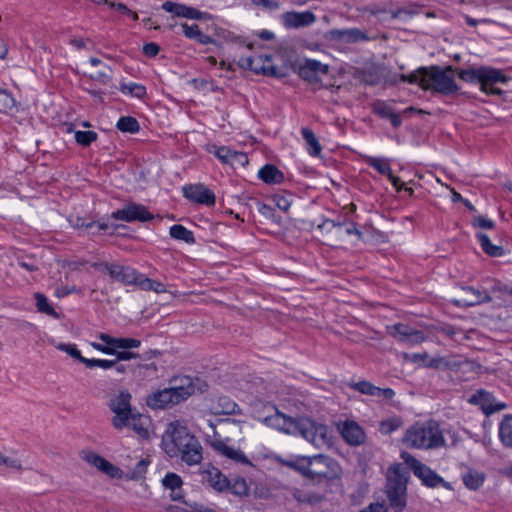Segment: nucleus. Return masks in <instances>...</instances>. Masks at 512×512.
I'll use <instances>...</instances> for the list:
<instances>
[{
  "label": "nucleus",
  "instance_id": "nucleus-63",
  "mask_svg": "<svg viewBox=\"0 0 512 512\" xmlns=\"http://www.w3.org/2000/svg\"><path fill=\"white\" fill-rule=\"evenodd\" d=\"M492 290L494 293H500L502 295H506V294L512 295V285L510 286V285L498 283L493 287Z\"/></svg>",
  "mask_w": 512,
  "mask_h": 512
},
{
  "label": "nucleus",
  "instance_id": "nucleus-33",
  "mask_svg": "<svg viewBox=\"0 0 512 512\" xmlns=\"http://www.w3.org/2000/svg\"><path fill=\"white\" fill-rule=\"evenodd\" d=\"M149 464L150 460L148 458L139 459L134 466L128 464L127 472L124 477L129 480H139L144 478Z\"/></svg>",
  "mask_w": 512,
  "mask_h": 512
},
{
  "label": "nucleus",
  "instance_id": "nucleus-58",
  "mask_svg": "<svg viewBox=\"0 0 512 512\" xmlns=\"http://www.w3.org/2000/svg\"><path fill=\"white\" fill-rule=\"evenodd\" d=\"M123 89H128L129 93L137 98H142L146 93L145 87L139 84L125 85Z\"/></svg>",
  "mask_w": 512,
  "mask_h": 512
},
{
  "label": "nucleus",
  "instance_id": "nucleus-26",
  "mask_svg": "<svg viewBox=\"0 0 512 512\" xmlns=\"http://www.w3.org/2000/svg\"><path fill=\"white\" fill-rule=\"evenodd\" d=\"M181 459L188 465L199 464L202 460V447L197 438L193 435L192 441L183 448L179 449Z\"/></svg>",
  "mask_w": 512,
  "mask_h": 512
},
{
  "label": "nucleus",
  "instance_id": "nucleus-62",
  "mask_svg": "<svg viewBox=\"0 0 512 512\" xmlns=\"http://www.w3.org/2000/svg\"><path fill=\"white\" fill-rule=\"evenodd\" d=\"M254 3L270 10H277L280 7L279 3L273 0H254Z\"/></svg>",
  "mask_w": 512,
  "mask_h": 512
},
{
  "label": "nucleus",
  "instance_id": "nucleus-28",
  "mask_svg": "<svg viewBox=\"0 0 512 512\" xmlns=\"http://www.w3.org/2000/svg\"><path fill=\"white\" fill-rule=\"evenodd\" d=\"M342 437L353 446L360 445L365 440L363 429L355 422H346L341 429Z\"/></svg>",
  "mask_w": 512,
  "mask_h": 512
},
{
  "label": "nucleus",
  "instance_id": "nucleus-30",
  "mask_svg": "<svg viewBox=\"0 0 512 512\" xmlns=\"http://www.w3.org/2000/svg\"><path fill=\"white\" fill-rule=\"evenodd\" d=\"M99 339L103 341L105 344L113 346L115 350L133 349L139 347L141 344L139 340L134 338H114L106 333H101L99 335Z\"/></svg>",
  "mask_w": 512,
  "mask_h": 512
},
{
  "label": "nucleus",
  "instance_id": "nucleus-21",
  "mask_svg": "<svg viewBox=\"0 0 512 512\" xmlns=\"http://www.w3.org/2000/svg\"><path fill=\"white\" fill-rule=\"evenodd\" d=\"M469 402L479 405L483 412L487 415L496 411H500L506 407L504 403H497L492 394L483 390L473 394L470 397Z\"/></svg>",
  "mask_w": 512,
  "mask_h": 512
},
{
  "label": "nucleus",
  "instance_id": "nucleus-13",
  "mask_svg": "<svg viewBox=\"0 0 512 512\" xmlns=\"http://www.w3.org/2000/svg\"><path fill=\"white\" fill-rule=\"evenodd\" d=\"M307 476L310 478L330 479L336 475V464L327 456L309 457Z\"/></svg>",
  "mask_w": 512,
  "mask_h": 512
},
{
  "label": "nucleus",
  "instance_id": "nucleus-57",
  "mask_svg": "<svg viewBox=\"0 0 512 512\" xmlns=\"http://www.w3.org/2000/svg\"><path fill=\"white\" fill-rule=\"evenodd\" d=\"M473 225L483 229H492L494 227V222L484 216H476L473 219Z\"/></svg>",
  "mask_w": 512,
  "mask_h": 512
},
{
  "label": "nucleus",
  "instance_id": "nucleus-15",
  "mask_svg": "<svg viewBox=\"0 0 512 512\" xmlns=\"http://www.w3.org/2000/svg\"><path fill=\"white\" fill-rule=\"evenodd\" d=\"M111 218L126 222L152 220L154 216L142 205L130 203L123 209H119L111 214Z\"/></svg>",
  "mask_w": 512,
  "mask_h": 512
},
{
  "label": "nucleus",
  "instance_id": "nucleus-12",
  "mask_svg": "<svg viewBox=\"0 0 512 512\" xmlns=\"http://www.w3.org/2000/svg\"><path fill=\"white\" fill-rule=\"evenodd\" d=\"M297 71L299 76L312 84L321 81V77L328 73V65L313 59H302L297 63Z\"/></svg>",
  "mask_w": 512,
  "mask_h": 512
},
{
  "label": "nucleus",
  "instance_id": "nucleus-10",
  "mask_svg": "<svg viewBox=\"0 0 512 512\" xmlns=\"http://www.w3.org/2000/svg\"><path fill=\"white\" fill-rule=\"evenodd\" d=\"M238 64L241 68L252 70L257 74L277 78L284 77V73L279 72L278 69L272 65L271 57L268 55L242 56L239 58Z\"/></svg>",
  "mask_w": 512,
  "mask_h": 512
},
{
  "label": "nucleus",
  "instance_id": "nucleus-3",
  "mask_svg": "<svg viewBox=\"0 0 512 512\" xmlns=\"http://www.w3.org/2000/svg\"><path fill=\"white\" fill-rule=\"evenodd\" d=\"M401 80L417 83L424 90H433L441 94H451L458 90L451 67L444 69L438 66L421 67L409 75H401Z\"/></svg>",
  "mask_w": 512,
  "mask_h": 512
},
{
  "label": "nucleus",
  "instance_id": "nucleus-5",
  "mask_svg": "<svg viewBox=\"0 0 512 512\" xmlns=\"http://www.w3.org/2000/svg\"><path fill=\"white\" fill-rule=\"evenodd\" d=\"M402 441L406 446L417 449H433L442 446L445 442L439 425L434 421L411 426L407 429Z\"/></svg>",
  "mask_w": 512,
  "mask_h": 512
},
{
  "label": "nucleus",
  "instance_id": "nucleus-54",
  "mask_svg": "<svg viewBox=\"0 0 512 512\" xmlns=\"http://www.w3.org/2000/svg\"><path fill=\"white\" fill-rule=\"evenodd\" d=\"M374 111L382 118L389 119L393 114V109L384 102H378L374 106Z\"/></svg>",
  "mask_w": 512,
  "mask_h": 512
},
{
  "label": "nucleus",
  "instance_id": "nucleus-29",
  "mask_svg": "<svg viewBox=\"0 0 512 512\" xmlns=\"http://www.w3.org/2000/svg\"><path fill=\"white\" fill-rule=\"evenodd\" d=\"M182 484L181 477L175 473H167L162 480V485L171 491L170 498L173 501H182L184 497Z\"/></svg>",
  "mask_w": 512,
  "mask_h": 512
},
{
  "label": "nucleus",
  "instance_id": "nucleus-14",
  "mask_svg": "<svg viewBox=\"0 0 512 512\" xmlns=\"http://www.w3.org/2000/svg\"><path fill=\"white\" fill-rule=\"evenodd\" d=\"M387 331L392 337L406 345L420 344L425 340V336L422 331L413 329L412 327L402 323L388 326Z\"/></svg>",
  "mask_w": 512,
  "mask_h": 512
},
{
  "label": "nucleus",
  "instance_id": "nucleus-41",
  "mask_svg": "<svg viewBox=\"0 0 512 512\" xmlns=\"http://www.w3.org/2000/svg\"><path fill=\"white\" fill-rule=\"evenodd\" d=\"M302 136L307 143L308 151H309L310 155H312V156L319 155L321 152V145L319 144L314 133L308 128H303Z\"/></svg>",
  "mask_w": 512,
  "mask_h": 512
},
{
  "label": "nucleus",
  "instance_id": "nucleus-48",
  "mask_svg": "<svg viewBox=\"0 0 512 512\" xmlns=\"http://www.w3.org/2000/svg\"><path fill=\"white\" fill-rule=\"evenodd\" d=\"M56 347H57V349L68 353L72 358L80 361L84 365H85V361L88 360V358H85L81 355V353L77 349L76 345L61 343V344H58Z\"/></svg>",
  "mask_w": 512,
  "mask_h": 512
},
{
  "label": "nucleus",
  "instance_id": "nucleus-4",
  "mask_svg": "<svg viewBox=\"0 0 512 512\" xmlns=\"http://www.w3.org/2000/svg\"><path fill=\"white\" fill-rule=\"evenodd\" d=\"M195 392L193 379L189 376L175 377L170 387L151 393L147 397V405L152 409H164L186 400Z\"/></svg>",
  "mask_w": 512,
  "mask_h": 512
},
{
  "label": "nucleus",
  "instance_id": "nucleus-42",
  "mask_svg": "<svg viewBox=\"0 0 512 512\" xmlns=\"http://www.w3.org/2000/svg\"><path fill=\"white\" fill-rule=\"evenodd\" d=\"M117 128L122 132L136 133L139 131L140 126L135 118L124 116L118 120Z\"/></svg>",
  "mask_w": 512,
  "mask_h": 512
},
{
  "label": "nucleus",
  "instance_id": "nucleus-37",
  "mask_svg": "<svg viewBox=\"0 0 512 512\" xmlns=\"http://www.w3.org/2000/svg\"><path fill=\"white\" fill-rule=\"evenodd\" d=\"M499 436L505 446L512 447V415H507L502 420Z\"/></svg>",
  "mask_w": 512,
  "mask_h": 512
},
{
  "label": "nucleus",
  "instance_id": "nucleus-49",
  "mask_svg": "<svg viewBox=\"0 0 512 512\" xmlns=\"http://www.w3.org/2000/svg\"><path fill=\"white\" fill-rule=\"evenodd\" d=\"M111 74H112L111 69L106 65H102V68L91 73L90 77L94 81H98L102 84H106L110 80Z\"/></svg>",
  "mask_w": 512,
  "mask_h": 512
},
{
  "label": "nucleus",
  "instance_id": "nucleus-23",
  "mask_svg": "<svg viewBox=\"0 0 512 512\" xmlns=\"http://www.w3.org/2000/svg\"><path fill=\"white\" fill-rule=\"evenodd\" d=\"M350 387L361 394L370 395L382 400H390L395 395L391 388H379L368 381L352 383Z\"/></svg>",
  "mask_w": 512,
  "mask_h": 512
},
{
  "label": "nucleus",
  "instance_id": "nucleus-34",
  "mask_svg": "<svg viewBox=\"0 0 512 512\" xmlns=\"http://www.w3.org/2000/svg\"><path fill=\"white\" fill-rule=\"evenodd\" d=\"M485 476L483 473L469 470L462 475V480L465 486L473 491L478 490L484 483Z\"/></svg>",
  "mask_w": 512,
  "mask_h": 512
},
{
  "label": "nucleus",
  "instance_id": "nucleus-9",
  "mask_svg": "<svg viewBox=\"0 0 512 512\" xmlns=\"http://www.w3.org/2000/svg\"><path fill=\"white\" fill-rule=\"evenodd\" d=\"M192 436L186 427L171 423L162 438L165 452L170 457L179 455V449L187 446Z\"/></svg>",
  "mask_w": 512,
  "mask_h": 512
},
{
  "label": "nucleus",
  "instance_id": "nucleus-18",
  "mask_svg": "<svg viewBox=\"0 0 512 512\" xmlns=\"http://www.w3.org/2000/svg\"><path fill=\"white\" fill-rule=\"evenodd\" d=\"M162 9L166 12L173 13L177 17H184L188 19L196 20H208L211 19V15L206 12H201L193 7H188L183 4L174 2H164Z\"/></svg>",
  "mask_w": 512,
  "mask_h": 512
},
{
  "label": "nucleus",
  "instance_id": "nucleus-64",
  "mask_svg": "<svg viewBox=\"0 0 512 512\" xmlns=\"http://www.w3.org/2000/svg\"><path fill=\"white\" fill-rule=\"evenodd\" d=\"M360 512H387L386 507L380 503L370 504L367 508L361 510Z\"/></svg>",
  "mask_w": 512,
  "mask_h": 512
},
{
  "label": "nucleus",
  "instance_id": "nucleus-2",
  "mask_svg": "<svg viewBox=\"0 0 512 512\" xmlns=\"http://www.w3.org/2000/svg\"><path fill=\"white\" fill-rule=\"evenodd\" d=\"M132 395L121 388L111 393L108 407L113 413L111 424L116 430L131 429L140 437H147L149 418L141 414L131 403Z\"/></svg>",
  "mask_w": 512,
  "mask_h": 512
},
{
  "label": "nucleus",
  "instance_id": "nucleus-24",
  "mask_svg": "<svg viewBox=\"0 0 512 512\" xmlns=\"http://www.w3.org/2000/svg\"><path fill=\"white\" fill-rule=\"evenodd\" d=\"M214 154L223 163L230 164L231 166L244 167L248 163V157L245 153L232 150L229 147L216 148Z\"/></svg>",
  "mask_w": 512,
  "mask_h": 512
},
{
  "label": "nucleus",
  "instance_id": "nucleus-51",
  "mask_svg": "<svg viewBox=\"0 0 512 512\" xmlns=\"http://www.w3.org/2000/svg\"><path fill=\"white\" fill-rule=\"evenodd\" d=\"M308 462H309V457H300L295 460L286 461L285 464L291 468H294V469L300 471L302 474L307 476Z\"/></svg>",
  "mask_w": 512,
  "mask_h": 512
},
{
  "label": "nucleus",
  "instance_id": "nucleus-35",
  "mask_svg": "<svg viewBox=\"0 0 512 512\" xmlns=\"http://www.w3.org/2000/svg\"><path fill=\"white\" fill-rule=\"evenodd\" d=\"M476 236L480 242L481 248L483 249V251L486 254H488L489 256H492V257H499V256L503 255V253H504L503 247L499 246V245L492 244L489 237L486 234L477 233Z\"/></svg>",
  "mask_w": 512,
  "mask_h": 512
},
{
  "label": "nucleus",
  "instance_id": "nucleus-22",
  "mask_svg": "<svg viewBox=\"0 0 512 512\" xmlns=\"http://www.w3.org/2000/svg\"><path fill=\"white\" fill-rule=\"evenodd\" d=\"M184 196L192 201L201 204L214 205L215 195L211 190L205 186L199 185H188L183 187Z\"/></svg>",
  "mask_w": 512,
  "mask_h": 512
},
{
  "label": "nucleus",
  "instance_id": "nucleus-55",
  "mask_svg": "<svg viewBox=\"0 0 512 512\" xmlns=\"http://www.w3.org/2000/svg\"><path fill=\"white\" fill-rule=\"evenodd\" d=\"M0 465L6 466L7 468L21 470L22 465L16 458L8 457L0 452Z\"/></svg>",
  "mask_w": 512,
  "mask_h": 512
},
{
  "label": "nucleus",
  "instance_id": "nucleus-52",
  "mask_svg": "<svg viewBox=\"0 0 512 512\" xmlns=\"http://www.w3.org/2000/svg\"><path fill=\"white\" fill-rule=\"evenodd\" d=\"M275 205L282 211L287 212L291 206V196L276 194L273 196Z\"/></svg>",
  "mask_w": 512,
  "mask_h": 512
},
{
  "label": "nucleus",
  "instance_id": "nucleus-11",
  "mask_svg": "<svg viewBox=\"0 0 512 512\" xmlns=\"http://www.w3.org/2000/svg\"><path fill=\"white\" fill-rule=\"evenodd\" d=\"M92 266L124 285L136 284L137 282V272L129 266L107 262L94 263Z\"/></svg>",
  "mask_w": 512,
  "mask_h": 512
},
{
  "label": "nucleus",
  "instance_id": "nucleus-16",
  "mask_svg": "<svg viewBox=\"0 0 512 512\" xmlns=\"http://www.w3.org/2000/svg\"><path fill=\"white\" fill-rule=\"evenodd\" d=\"M492 298L484 290L474 289L472 287H462L458 298L453 300L456 306L470 307L482 303L490 302Z\"/></svg>",
  "mask_w": 512,
  "mask_h": 512
},
{
  "label": "nucleus",
  "instance_id": "nucleus-46",
  "mask_svg": "<svg viewBox=\"0 0 512 512\" xmlns=\"http://www.w3.org/2000/svg\"><path fill=\"white\" fill-rule=\"evenodd\" d=\"M97 133L94 131H75V140L79 145L84 147L89 146L92 142L96 141Z\"/></svg>",
  "mask_w": 512,
  "mask_h": 512
},
{
  "label": "nucleus",
  "instance_id": "nucleus-44",
  "mask_svg": "<svg viewBox=\"0 0 512 512\" xmlns=\"http://www.w3.org/2000/svg\"><path fill=\"white\" fill-rule=\"evenodd\" d=\"M227 489L237 496H246L249 492V487L243 478H237L232 483L229 481Z\"/></svg>",
  "mask_w": 512,
  "mask_h": 512
},
{
  "label": "nucleus",
  "instance_id": "nucleus-61",
  "mask_svg": "<svg viewBox=\"0 0 512 512\" xmlns=\"http://www.w3.org/2000/svg\"><path fill=\"white\" fill-rule=\"evenodd\" d=\"M91 345L94 349H96L104 354L113 355L116 353V350L114 349V347L111 345H108V344L102 345V344L93 342Z\"/></svg>",
  "mask_w": 512,
  "mask_h": 512
},
{
  "label": "nucleus",
  "instance_id": "nucleus-36",
  "mask_svg": "<svg viewBox=\"0 0 512 512\" xmlns=\"http://www.w3.org/2000/svg\"><path fill=\"white\" fill-rule=\"evenodd\" d=\"M183 32L186 37L194 39L201 44H209L212 42V38L201 32L198 25H188L187 23L182 24Z\"/></svg>",
  "mask_w": 512,
  "mask_h": 512
},
{
  "label": "nucleus",
  "instance_id": "nucleus-32",
  "mask_svg": "<svg viewBox=\"0 0 512 512\" xmlns=\"http://www.w3.org/2000/svg\"><path fill=\"white\" fill-rule=\"evenodd\" d=\"M259 178L267 184L281 183L284 179L283 173L274 165H265L258 172Z\"/></svg>",
  "mask_w": 512,
  "mask_h": 512
},
{
  "label": "nucleus",
  "instance_id": "nucleus-27",
  "mask_svg": "<svg viewBox=\"0 0 512 512\" xmlns=\"http://www.w3.org/2000/svg\"><path fill=\"white\" fill-rule=\"evenodd\" d=\"M367 163L371 167L375 168L379 173L386 175L388 177V179L391 181L392 185L399 192V190L403 186V182H401L399 177L395 176L392 173L391 167L387 160L382 159V158H376V157H368Z\"/></svg>",
  "mask_w": 512,
  "mask_h": 512
},
{
  "label": "nucleus",
  "instance_id": "nucleus-47",
  "mask_svg": "<svg viewBox=\"0 0 512 512\" xmlns=\"http://www.w3.org/2000/svg\"><path fill=\"white\" fill-rule=\"evenodd\" d=\"M402 426V421L400 418L393 417L387 420H384L380 423V432L382 434H390L393 431L397 430Z\"/></svg>",
  "mask_w": 512,
  "mask_h": 512
},
{
  "label": "nucleus",
  "instance_id": "nucleus-8",
  "mask_svg": "<svg viewBox=\"0 0 512 512\" xmlns=\"http://www.w3.org/2000/svg\"><path fill=\"white\" fill-rule=\"evenodd\" d=\"M401 458L406 464L410 466L414 475L417 476L424 485L432 488L437 487L438 485H442L444 488L452 490V486L449 482H446L436 472L415 459L408 452H402Z\"/></svg>",
  "mask_w": 512,
  "mask_h": 512
},
{
  "label": "nucleus",
  "instance_id": "nucleus-40",
  "mask_svg": "<svg viewBox=\"0 0 512 512\" xmlns=\"http://www.w3.org/2000/svg\"><path fill=\"white\" fill-rule=\"evenodd\" d=\"M170 236L174 239L182 240L188 244L195 243L193 233L180 224L173 225L170 228Z\"/></svg>",
  "mask_w": 512,
  "mask_h": 512
},
{
  "label": "nucleus",
  "instance_id": "nucleus-6",
  "mask_svg": "<svg viewBox=\"0 0 512 512\" xmlns=\"http://www.w3.org/2000/svg\"><path fill=\"white\" fill-rule=\"evenodd\" d=\"M407 477L400 467H391L387 472L386 495L394 512H402L407 504Z\"/></svg>",
  "mask_w": 512,
  "mask_h": 512
},
{
  "label": "nucleus",
  "instance_id": "nucleus-45",
  "mask_svg": "<svg viewBox=\"0 0 512 512\" xmlns=\"http://www.w3.org/2000/svg\"><path fill=\"white\" fill-rule=\"evenodd\" d=\"M219 409L216 413L234 414L238 410V405L228 397H220L218 400Z\"/></svg>",
  "mask_w": 512,
  "mask_h": 512
},
{
  "label": "nucleus",
  "instance_id": "nucleus-7",
  "mask_svg": "<svg viewBox=\"0 0 512 512\" xmlns=\"http://www.w3.org/2000/svg\"><path fill=\"white\" fill-rule=\"evenodd\" d=\"M459 77L464 81L478 82L481 84V90L495 95H501L502 90L495 87L498 82L505 83L509 80L500 70L482 67L479 69L463 70Z\"/></svg>",
  "mask_w": 512,
  "mask_h": 512
},
{
  "label": "nucleus",
  "instance_id": "nucleus-38",
  "mask_svg": "<svg viewBox=\"0 0 512 512\" xmlns=\"http://www.w3.org/2000/svg\"><path fill=\"white\" fill-rule=\"evenodd\" d=\"M17 111L14 97L5 89H0V112L13 114Z\"/></svg>",
  "mask_w": 512,
  "mask_h": 512
},
{
  "label": "nucleus",
  "instance_id": "nucleus-53",
  "mask_svg": "<svg viewBox=\"0 0 512 512\" xmlns=\"http://www.w3.org/2000/svg\"><path fill=\"white\" fill-rule=\"evenodd\" d=\"M426 367L430 368H436V369H443V368H450L453 365L443 357H437V358H430L427 363H425Z\"/></svg>",
  "mask_w": 512,
  "mask_h": 512
},
{
  "label": "nucleus",
  "instance_id": "nucleus-1",
  "mask_svg": "<svg viewBox=\"0 0 512 512\" xmlns=\"http://www.w3.org/2000/svg\"><path fill=\"white\" fill-rule=\"evenodd\" d=\"M267 409L271 413L261 420L265 425L286 434H300L318 449L330 447L331 436L329 428L325 424L306 416H287L274 406H268Z\"/></svg>",
  "mask_w": 512,
  "mask_h": 512
},
{
  "label": "nucleus",
  "instance_id": "nucleus-20",
  "mask_svg": "<svg viewBox=\"0 0 512 512\" xmlns=\"http://www.w3.org/2000/svg\"><path fill=\"white\" fill-rule=\"evenodd\" d=\"M83 459L111 478L121 479L123 477V471L121 469L114 466L112 463L96 453H86Z\"/></svg>",
  "mask_w": 512,
  "mask_h": 512
},
{
  "label": "nucleus",
  "instance_id": "nucleus-25",
  "mask_svg": "<svg viewBox=\"0 0 512 512\" xmlns=\"http://www.w3.org/2000/svg\"><path fill=\"white\" fill-rule=\"evenodd\" d=\"M211 446L223 456L227 458L243 463L250 464L248 458L244 455V453L240 449H236L234 447L229 446L224 440L215 438L211 441Z\"/></svg>",
  "mask_w": 512,
  "mask_h": 512
},
{
  "label": "nucleus",
  "instance_id": "nucleus-19",
  "mask_svg": "<svg viewBox=\"0 0 512 512\" xmlns=\"http://www.w3.org/2000/svg\"><path fill=\"white\" fill-rule=\"evenodd\" d=\"M282 21L286 28L298 29L312 25L316 21V16L311 11H292L284 13L282 15Z\"/></svg>",
  "mask_w": 512,
  "mask_h": 512
},
{
  "label": "nucleus",
  "instance_id": "nucleus-56",
  "mask_svg": "<svg viewBox=\"0 0 512 512\" xmlns=\"http://www.w3.org/2000/svg\"><path fill=\"white\" fill-rule=\"evenodd\" d=\"M69 222H70L71 226L76 229H80V228L90 229V228L94 227V225H95V222L91 221V222L86 223L82 218H80L78 216H75V217L71 216L69 218Z\"/></svg>",
  "mask_w": 512,
  "mask_h": 512
},
{
  "label": "nucleus",
  "instance_id": "nucleus-31",
  "mask_svg": "<svg viewBox=\"0 0 512 512\" xmlns=\"http://www.w3.org/2000/svg\"><path fill=\"white\" fill-rule=\"evenodd\" d=\"M205 479L211 487L217 491H223L229 487V480L215 467L205 471Z\"/></svg>",
  "mask_w": 512,
  "mask_h": 512
},
{
  "label": "nucleus",
  "instance_id": "nucleus-39",
  "mask_svg": "<svg viewBox=\"0 0 512 512\" xmlns=\"http://www.w3.org/2000/svg\"><path fill=\"white\" fill-rule=\"evenodd\" d=\"M136 284L144 291H154L156 293L166 292L164 284L150 278H146L143 275L138 276Z\"/></svg>",
  "mask_w": 512,
  "mask_h": 512
},
{
  "label": "nucleus",
  "instance_id": "nucleus-59",
  "mask_svg": "<svg viewBox=\"0 0 512 512\" xmlns=\"http://www.w3.org/2000/svg\"><path fill=\"white\" fill-rule=\"evenodd\" d=\"M317 229L319 230H323V229H327L328 231H334V233H338L341 231L342 229V224L341 223H335L334 221L332 220H325L322 224H319L317 226Z\"/></svg>",
  "mask_w": 512,
  "mask_h": 512
},
{
  "label": "nucleus",
  "instance_id": "nucleus-60",
  "mask_svg": "<svg viewBox=\"0 0 512 512\" xmlns=\"http://www.w3.org/2000/svg\"><path fill=\"white\" fill-rule=\"evenodd\" d=\"M114 355L116 356L115 360H117V362L127 361L130 359L136 358L138 356V354H136V353L125 351V350H123V351L116 350V353Z\"/></svg>",
  "mask_w": 512,
  "mask_h": 512
},
{
  "label": "nucleus",
  "instance_id": "nucleus-43",
  "mask_svg": "<svg viewBox=\"0 0 512 512\" xmlns=\"http://www.w3.org/2000/svg\"><path fill=\"white\" fill-rule=\"evenodd\" d=\"M35 299H36V306L40 312L45 313L50 316H53L55 318H58L57 312L54 310L53 307L50 306L47 298L43 294L36 293Z\"/></svg>",
  "mask_w": 512,
  "mask_h": 512
},
{
  "label": "nucleus",
  "instance_id": "nucleus-17",
  "mask_svg": "<svg viewBox=\"0 0 512 512\" xmlns=\"http://www.w3.org/2000/svg\"><path fill=\"white\" fill-rule=\"evenodd\" d=\"M326 38L347 44L369 40L367 33L358 28L332 29L326 33Z\"/></svg>",
  "mask_w": 512,
  "mask_h": 512
},
{
  "label": "nucleus",
  "instance_id": "nucleus-50",
  "mask_svg": "<svg viewBox=\"0 0 512 512\" xmlns=\"http://www.w3.org/2000/svg\"><path fill=\"white\" fill-rule=\"evenodd\" d=\"M117 360H106V359H88L85 361V366L88 368L100 367L102 369H110L116 365Z\"/></svg>",
  "mask_w": 512,
  "mask_h": 512
}]
</instances>
